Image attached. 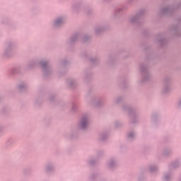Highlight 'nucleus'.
I'll return each mask as SVG.
<instances>
[{
	"label": "nucleus",
	"instance_id": "obj_1",
	"mask_svg": "<svg viewBox=\"0 0 181 181\" xmlns=\"http://www.w3.org/2000/svg\"><path fill=\"white\" fill-rule=\"evenodd\" d=\"M86 124V122H83L82 123H81V125H82V127H83V128H84V125Z\"/></svg>",
	"mask_w": 181,
	"mask_h": 181
},
{
	"label": "nucleus",
	"instance_id": "obj_2",
	"mask_svg": "<svg viewBox=\"0 0 181 181\" xmlns=\"http://www.w3.org/2000/svg\"><path fill=\"white\" fill-rule=\"evenodd\" d=\"M57 23H59V22H57Z\"/></svg>",
	"mask_w": 181,
	"mask_h": 181
}]
</instances>
